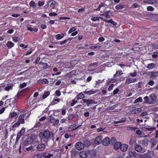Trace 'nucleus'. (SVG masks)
I'll return each mask as SVG.
<instances>
[{"label": "nucleus", "mask_w": 158, "mask_h": 158, "mask_svg": "<svg viewBox=\"0 0 158 158\" xmlns=\"http://www.w3.org/2000/svg\"><path fill=\"white\" fill-rule=\"evenodd\" d=\"M123 74L122 70H119L116 71V73L114 75V77H115L121 75Z\"/></svg>", "instance_id": "nucleus-36"}, {"label": "nucleus", "mask_w": 158, "mask_h": 158, "mask_svg": "<svg viewBox=\"0 0 158 158\" xmlns=\"http://www.w3.org/2000/svg\"><path fill=\"white\" fill-rule=\"evenodd\" d=\"M110 141H111V143L112 144V145H113L117 142L116 138L115 137H112L111 138Z\"/></svg>", "instance_id": "nucleus-43"}, {"label": "nucleus", "mask_w": 158, "mask_h": 158, "mask_svg": "<svg viewBox=\"0 0 158 158\" xmlns=\"http://www.w3.org/2000/svg\"><path fill=\"white\" fill-rule=\"evenodd\" d=\"M120 79H118L116 78V77H114V76H113V79H111L110 81L112 83H114L115 82L117 81L118 80H120Z\"/></svg>", "instance_id": "nucleus-51"}, {"label": "nucleus", "mask_w": 158, "mask_h": 158, "mask_svg": "<svg viewBox=\"0 0 158 158\" xmlns=\"http://www.w3.org/2000/svg\"><path fill=\"white\" fill-rule=\"evenodd\" d=\"M119 91V89L118 88H117L115 90L113 91V94L114 95H115L117 94Z\"/></svg>", "instance_id": "nucleus-60"}, {"label": "nucleus", "mask_w": 158, "mask_h": 158, "mask_svg": "<svg viewBox=\"0 0 158 158\" xmlns=\"http://www.w3.org/2000/svg\"><path fill=\"white\" fill-rule=\"evenodd\" d=\"M84 146H85L86 147H88L90 145V141L88 140H85L84 141Z\"/></svg>", "instance_id": "nucleus-41"}, {"label": "nucleus", "mask_w": 158, "mask_h": 158, "mask_svg": "<svg viewBox=\"0 0 158 158\" xmlns=\"http://www.w3.org/2000/svg\"><path fill=\"white\" fill-rule=\"evenodd\" d=\"M55 94L57 97L60 96L61 95L60 91L59 90H57L55 92Z\"/></svg>", "instance_id": "nucleus-59"}, {"label": "nucleus", "mask_w": 158, "mask_h": 158, "mask_svg": "<svg viewBox=\"0 0 158 158\" xmlns=\"http://www.w3.org/2000/svg\"><path fill=\"white\" fill-rule=\"evenodd\" d=\"M23 96L22 93H21V91L18 93V94H16V97L18 99H19L20 98V96Z\"/></svg>", "instance_id": "nucleus-52"}, {"label": "nucleus", "mask_w": 158, "mask_h": 158, "mask_svg": "<svg viewBox=\"0 0 158 158\" xmlns=\"http://www.w3.org/2000/svg\"><path fill=\"white\" fill-rule=\"evenodd\" d=\"M53 156V155L52 154L48 153V154L46 156L45 158H51V157Z\"/></svg>", "instance_id": "nucleus-64"}, {"label": "nucleus", "mask_w": 158, "mask_h": 158, "mask_svg": "<svg viewBox=\"0 0 158 158\" xmlns=\"http://www.w3.org/2000/svg\"><path fill=\"white\" fill-rule=\"evenodd\" d=\"M76 30V28L75 27H73L72 28H70V29L69 30L68 33L69 34H70L72 33V32Z\"/></svg>", "instance_id": "nucleus-49"}, {"label": "nucleus", "mask_w": 158, "mask_h": 158, "mask_svg": "<svg viewBox=\"0 0 158 158\" xmlns=\"http://www.w3.org/2000/svg\"><path fill=\"white\" fill-rule=\"evenodd\" d=\"M88 153L92 157L95 156L96 155V152L94 150H88Z\"/></svg>", "instance_id": "nucleus-25"}, {"label": "nucleus", "mask_w": 158, "mask_h": 158, "mask_svg": "<svg viewBox=\"0 0 158 158\" xmlns=\"http://www.w3.org/2000/svg\"><path fill=\"white\" fill-rule=\"evenodd\" d=\"M84 115L85 117L87 118H89V113L88 112H86L84 113Z\"/></svg>", "instance_id": "nucleus-62"}, {"label": "nucleus", "mask_w": 158, "mask_h": 158, "mask_svg": "<svg viewBox=\"0 0 158 158\" xmlns=\"http://www.w3.org/2000/svg\"><path fill=\"white\" fill-rule=\"evenodd\" d=\"M56 2L53 0H50L47 2V4L46 5L44 8H48V9L51 10L54 9L56 6Z\"/></svg>", "instance_id": "nucleus-2"}, {"label": "nucleus", "mask_w": 158, "mask_h": 158, "mask_svg": "<svg viewBox=\"0 0 158 158\" xmlns=\"http://www.w3.org/2000/svg\"><path fill=\"white\" fill-rule=\"evenodd\" d=\"M150 143L153 146H154L156 143V141L155 139H152L150 140Z\"/></svg>", "instance_id": "nucleus-48"}, {"label": "nucleus", "mask_w": 158, "mask_h": 158, "mask_svg": "<svg viewBox=\"0 0 158 158\" xmlns=\"http://www.w3.org/2000/svg\"><path fill=\"white\" fill-rule=\"evenodd\" d=\"M74 117V115L73 114H71L69 115L67 117V118L69 120H72V119Z\"/></svg>", "instance_id": "nucleus-53"}, {"label": "nucleus", "mask_w": 158, "mask_h": 158, "mask_svg": "<svg viewBox=\"0 0 158 158\" xmlns=\"http://www.w3.org/2000/svg\"><path fill=\"white\" fill-rule=\"evenodd\" d=\"M29 89V88H26L21 91L23 96L26 95L27 94Z\"/></svg>", "instance_id": "nucleus-29"}, {"label": "nucleus", "mask_w": 158, "mask_h": 158, "mask_svg": "<svg viewBox=\"0 0 158 158\" xmlns=\"http://www.w3.org/2000/svg\"><path fill=\"white\" fill-rule=\"evenodd\" d=\"M25 131V128H24L23 127L22 128L21 130L19 131L18 133L17 134L16 138V140H19V139L20 138L21 136L22 135H24Z\"/></svg>", "instance_id": "nucleus-8"}, {"label": "nucleus", "mask_w": 158, "mask_h": 158, "mask_svg": "<svg viewBox=\"0 0 158 158\" xmlns=\"http://www.w3.org/2000/svg\"><path fill=\"white\" fill-rule=\"evenodd\" d=\"M39 136L40 141L42 142L47 143L51 139V132L49 131L45 130L43 132H40L39 135Z\"/></svg>", "instance_id": "nucleus-1"}, {"label": "nucleus", "mask_w": 158, "mask_h": 158, "mask_svg": "<svg viewBox=\"0 0 158 158\" xmlns=\"http://www.w3.org/2000/svg\"><path fill=\"white\" fill-rule=\"evenodd\" d=\"M50 94V92L49 91L45 92L42 95V98L44 99L46 98Z\"/></svg>", "instance_id": "nucleus-34"}, {"label": "nucleus", "mask_w": 158, "mask_h": 158, "mask_svg": "<svg viewBox=\"0 0 158 158\" xmlns=\"http://www.w3.org/2000/svg\"><path fill=\"white\" fill-rule=\"evenodd\" d=\"M121 144V142L119 141L116 142L114 144V149L115 150H117L120 148Z\"/></svg>", "instance_id": "nucleus-21"}, {"label": "nucleus", "mask_w": 158, "mask_h": 158, "mask_svg": "<svg viewBox=\"0 0 158 158\" xmlns=\"http://www.w3.org/2000/svg\"><path fill=\"white\" fill-rule=\"evenodd\" d=\"M154 155V153L152 151H148L147 152L139 155L140 158H152Z\"/></svg>", "instance_id": "nucleus-3"}, {"label": "nucleus", "mask_w": 158, "mask_h": 158, "mask_svg": "<svg viewBox=\"0 0 158 158\" xmlns=\"http://www.w3.org/2000/svg\"><path fill=\"white\" fill-rule=\"evenodd\" d=\"M110 10H107L104 13L100 14V15L104 16L105 17V18L106 19L109 18L110 17L109 14L110 13Z\"/></svg>", "instance_id": "nucleus-24"}, {"label": "nucleus", "mask_w": 158, "mask_h": 158, "mask_svg": "<svg viewBox=\"0 0 158 158\" xmlns=\"http://www.w3.org/2000/svg\"><path fill=\"white\" fill-rule=\"evenodd\" d=\"M128 148V145L126 144H121L120 147L121 151L123 152H126Z\"/></svg>", "instance_id": "nucleus-19"}, {"label": "nucleus", "mask_w": 158, "mask_h": 158, "mask_svg": "<svg viewBox=\"0 0 158 158\" xmlns=\"http://www.w3.org/2000/svg\"><path fill=\"white\" fill-rule=\"evenodd\" d=\"M137 143L136 142V140L135 138L131 137V138L130 141L129 143L132 146L134 144Z\"/></svg>", "instance_id": "nucleus-27"}, {"label": "nucleus", "mask_w": 158, "mask_h": 158, "mask_svg": "<svg viewBox=\"0 0 158 158\" xmlns=\"http://www.w3.org/2000/svg\"><path fill=\"white\" fill-rule=\"evenodd\" d=\"M75 147L77 150H80L84 148V145L81 142H78L75 144Z\"/></svg>", "instance_id": "nucleus-6"}, {"label": "nucleus", "mask_w": 158, "mask_h": 158, "mask_svg": "<svg viewBox=\"0 0 158 158\" xmlns=\"http://www.w3.org/2000/svg\"><path fill=\"white\" fill-rule=\"evenodd\" d=\"M45 144L43 143H40L37 146L36 149L37 151H42L45 149Z\"/></svg>", "instance_id": "nucleus-12"}, {"label": "nucleus", "mask_w": 158, "mask_h": 158, "mask_svg": "<svg viewBox=\"0 0 158 158\" xmlns=\"http://www.w3.org/2000/svg\"><path fill=\"white\" fill-rule=\"evenodd\" d=\"M106 4L105 3L102 2L101 4L99 5L98 7L94 10L95 11H99L100 10L101 8L103 6H106Z\"/></svg>", "instance_id": "nucleus-32"}, {"label": "nucleus", "mask_w": 158, "mask_h": 158, "mask_svg": "<svg viewBox=\"0 0 158 158\" xmlns=\"http://www.w3.org/2000/svg\"><path fill=\"white\" fill-rule=\"evenodd\" d=\"M82 100L83 101V102L85 103L87 106H89L91 104L94 103V101L92 99H83Z\"/></svg>", "instance_id": "nucleus-14"}, {"label": "nucleus", "mask_w": 158, "mask_h": 158, "mask_svg": "<svg viewBox=\"0 0 158 158\" xmlns=\"http://www.w3.org/2000/svg\"><path fill=\"white\" fill-rule=\"evenodd\" d=\"M29 4L30 6L33 8H36L37 7V4L34 1H31L29 2Z\"/></svg>", "instance_id": "nucleus-31"}, {"label": "nucleus", "mask_w": 158, "mask_h": 158, "mask_svg": "<svg viewBox=\"0 0 158 158\" xmlns=\"http://www.w3.org/2000/svg\"><path fill=\"white\" fill-rule=\"evenodd\" d=\"M156 127H147L145 128V129L148 131H152L156 129Z\"/></svg>", "instance_id": "nucleus-54"}, {"label": "nucleus", "mask_w": 158, "mask_h": 158, "mask_svg": "<svg viewBox=\"0 0 158 158\" xmlns=\"http://www.w3.org/2000/svg\"><path fill=\"white\" fill-rule=\"evenodd\" d=\"M87 89H86L85 91H83V93L85 94L90 95L95 94L96 92V91H95L93 89H91V90L88 91H87Z\"/></svg>", "instance_id": "nucleus-22"}, {"label": "nucleus", "mask_w": 158, "mask_h": 158, "mask_svg": "<svg viewBox=\"0 0 158 158\" xmlns=\"http://www.w3.org/2000/svg\"><path fill=\"white\" fill-rule=\"evenodd\" d=\"M20 124H21L18 121L16 123L13 125L12 127L13 128L18 127L19 126Z\"/></svg>", "instance_id": "nucleus-45"}, {"label": "nucleus", "mask_w": 158, "mask_h": 158, "mask_svg": "<svg viewBox=\"0 0 158 158\" xmlns=\"http://www.w3.org/2000/svg\"><path fill=\"white\" fill-rule=\"evenodd\" d=\"M150 97L152 100H155L156 99V96L154 94H152L150 95Z\"/></svg>", "instance_id": "nucleus-46"}, {"label": "nucleus", "mask_w": 158, "mask_h": 158, "mask_svg": "<svg viewBox=\"0 0 158 158\" xmlns=\"http://www.w3.org/2000/svg\"><path fill=\"white\" fill-rule=\"evenodd\" d=\"M110 139L108 137H106L102 141V144L104 146H108L110 143Z\"/></svg>", "instance_id": "nucleus-16"}, {"label": "nucleus", "mask_w": 158, "mask_h": 158, "mask_svg": "<svg viewBox=\"0 0 158 158\" xmlns=\"http://www.w3.org/2000/svg\"><path fill=\"white\" fill-rule=\"evenodd\" d=\"M124 8V6L122 4H118L115 6V8L117 10L122 9Z\"/></svg>", "instance_id": "nucleus-39"}, {"label": "nucleus", "mask_w": 158, "mask_h": 158, "mask_svg": "<svg viewBox=\"0 0 158 158\" xmlns=\"http://www.w3.org/2000/svg\"><path fill=\"white\" fill-rule=\"evenodd\" d=\"M33 136L31 135V136L26 139L24 143L25 145L30 144L33 142Z\"/></svg>", "instance_id": "nucleus-10"}, {"label": "nucleus", "mask_w": 158, "mask_h": 158, "mask_svg": "<svg viewBox=\"0 0 158 158\" xmlns=\"http://www.w3.org/2000/svg\"><path fill=\"white\" fill-rule=\"evenodd\" d=\"M64 137L66 139H68L71 137V135L69 134L68 133H65L64 136Z\"/></svg>", "instance_id": "nucleus-56"}, {"label": "nucleus", "mask_w": 158, "mask_h": 158, "mask_svg": "<svg viewBox=\"0 0 158 158\" xmlns=\"http://www.w3.org/2000/svg\"><path fill=\"white\" fill-rule=\"evenodd\" d=\"M71 39L70 38H68L67 39H66L63 41H60V44L62 45H63L65 44H66L69 41H71Z\"/></svg>", "instance_id": "nucleus-37"}, {"label": "nucleus", "mask_w": 158, "mask_h": 158, "mask_svg": "<svg viewBox=\"0 0 158 158\" xmlns=\"http://www.w3.org/2000/svg\"><path fill=\"white\" fill-rule=\"evenodd\" d=\"M15 101V99L13 98H10V99H8L5 102V104H8L9 106H11L12 104V103L11 102H12Z\"/></svg>", "instance_id": "nucleus-30"}, {"label": "nucleus", "mask_w": 158, "mask_h": 158, "mask_svg": "<svg viewBox=\"0 0 158 158\" xmlns=\"http://www.w3.org/2000/svg\"><path fill=\"white\" fill-rule=\"evenodd\" d=\"M155 66V64L153 63L148 64L147 68L149 69H153L154 66Z\"/></svg>", "instance_id": "nucleus-40"}, {"label": "nucleus", "mask_w": 158, "mask_h": 158, "mask_svg": "<svg viewBox=\"0 0 158 158\" xmlns=\"http://www.w3.org/2000/svg\"><path fill=\"white\" fill-rule=\"evenodd\" d=\"M137 73L136 72H135L133 73H129L130 75L132 77H134L136 76Z\"/></svg>", "instance_id": "nucleus-55"}, {"label": "nucleus", "mask_w": 158, "mask_h": 158, "mask_svg": "<svg viewBox=\"0 0 158 158\" xmlns=\"http://www.w3.org/2000/svg\"><path fill=\"white\" fill-rule=\"evenodd\" d=\"M14 44L11 41H8L6 44L7 46L9 48H11L14 47Z\"/></svg>", "instance_id": "nucleus-38"}, {"label": "nucleus", "mask_w": 158, "mask_h": 158, "mask_svg": "<svg viewBox=\"0 0 158 158\" xmlns=\"http://www.w3.org/2000/svg\"><path fill=\"white\" fill-rule=\"evenodd\" d=\"M88 153L85 151H81L79 153V156L81 158H87Z\"/></svg>", "instance_id": "nucleus-18"}, {"label": "nucleus", "mask_w": 158, "mask_h": 158, "mask_svg": "<svg viewBox=\"0 0 158 158\" xmlns=\"http://www.w3.org/2000/svg\"><path fill=\"white\" fill-rule=\"evenodd\" d=\"M72 146V144L71 143H69L65 146V148L66 149H70L71 148Z\"/></svg>", "instance_id": "nucleus-50"}, {"label": "nucleus", "mask_w": 158, "mask_h": 158, "mask_svg": "<svg viewBox=\"0 0 158 158\" xmlns=\"http://www.w3.org/2000/svg\"><path fill=\"white\" fill-rule=\"evenodd\" d=\"M13 85H8L6 86L4 89L5 91H9L10 89H12Z\"/></svg>", "instance_id": "nucleus-42"}, {"label": "nucleus", "mask_w": 158, "mask_h": 158, "mask_svg": "<svg viewBox=\"0 0 158 158\" xmlns=\"http://www.w3.org/2000/svg\"><path fill=\"white\" fill-rule=\"evenodd\" d=\"M103 137L101 135L97 136L95 139L94 143L95 144L98 145L102 143Z\"/></svg>", "instance_id": "nucleus-7"}, {"label": "nucleus", "mask_w": 158, "mask_h": 158, "mask_svg": "<svg viewBox=\"0 0 158 158\" xmlns=\"http://www.w3.org/2000/svg\"><path fill=\"white\" fill-rule=\"evenodd\" d=\"M148 74L150 76V77L151 78H156L158 76V72H148Z\"/></svg>", "instance_id": "nucleus-9"}, {"label": "nucleus", "mask_w": 158, "mask_h": 158, "mask_svg": "<svg viewBox=\"0 0 158 158\" xmlns=\"http://www.w3.org/2000/svg\"><path fill=\"white\" fill-rule=\"evenodd\" d=\"M38 82L40 84H48V80L46 78H43L39 80L38 81Z\"/></svg>", "instance_id": "nucleus-26"}, {"label": "nucleus", "mask_w": 158, "mask_h": 158, "mask_svg": "<svg viewBox=\"0 0 158 158\" xmlns=\"http://www.w3.org/2000/svg\"><path fill=\"white\" fill-rule=\"evenodd\" d=\"M19 39L18 37H14L12 38L13 40L15 42H17L19 41Z\"/></svg>", "instance_id": "nucleus-63"}, {"label": "nucleus", "mask_w": 158, "mask_h": 158, "mask_svg": "<svg viewBox=\"0 0 158 158\" xmlns=\"http://www.w3.org/2000/svg\"><path fill=\"white\" fill-rule=\"evenodd\" d=\"M147 10L149 11H152L154 10V8L152 6H148L147 8Z\"/></svg>", "instance_id": "nucleus-58"}, {"label": "nucleus", "mask_w": 158, "mask_h": 158, "mask_svg": "<svg viewBox=\"0 0 158 158\" xmlns=\"http://www.w3.org/2000/svg\"><path fill=\"white\" fill-rule=\"evenodd\" d=\"M147 114V111H144L142 112L140 115V117H143L144 116H146Z\"/></svg>", "instance_id": "nucleus-61"}, {"label": "nucleus", "mask_w": 158, "mask_h": 158, "mask_svg": "<svg viewBox=\"0 0 158 158\" xmlns=\"http://www.w3.org/2000/svg\"><path fill=\"white\" fill-rule=\"evenodd\" d=\"M138 154L134 150H129L127 157L128 158H135L138 155Z\"/></svg>", "instance_id": "nucleus-5"}, {"label": "nucleus", "mask_w": 158, "mask_h": 158, "mask_svg": "<svg viewBox=\"0 0 158 158\" xmlns=\"http://www.w3.org/2000/svg\"><path fill=\"white\" fill-rule=\"evenodd\" d=\"M134 148L135 151L139 152L144 153L146 151L145 149L143 147L137 143L134 144Z\"/></svg>", "instance_id": "nucleus-4"}, {"label": "nucleus", "mask_w": 158, "mask_h": 158, "mask_svg": "<svg viewBox=\"0 0 158 158\" xmlns=\"http://www.w3.org/2000/svg\"><path fill=\"white\" fill-rule=\"evenodd\" d=\"M85 98V95L84 93H80L78 94L76 97V98L77 100L83 99Z\"/></svg>", "instance_id": "nucleus-28"}, {"label": "nucleus", "mask_w": 158, "mask_h": 158, "mask_svg": "<svg viewBox=\"0 0 158 158\" xmlns=\"http://www.w3.org/2000/svg\"><path fill=\"white\" fill-rule=\"evenodd\" d=\"M27 85V83H23L20 84L19 87L20 88H23L26 86Z\"/></svg>", "instance_id": "nucleus-57"}, {"label": "nucleus", "mask_w": 158, "mask_h": 158, "mask_svg": "<svg viewBox=\"0 0 158 158\" xmlns=\"http://www.w3.org/2000/svg\"><path fill=\"white\" fill-rule=\"evenodd\" d=\"M101 46L100 45L91 46L89 47L90 49H94L97 48L98 49L100 48Z\"/></svg>", "instance_id": "nucleus-47"}, {"label": "nucleus", "mask_w": 158, "mask_h": 158, "mask_svg": "<svg viewBox=\"0 0 158 158\" xmlns=\"http://www.w3.org/2000/svg\"><path fill=\"white\" fill-rule=\"evenodd\" d=\"M142 101V99L141 97H139L137 98L135 101L134 103H136L138 102H141Z\"/></svg>", "instance_id": "nucleus-44"}, {"label": "nucleus", "mask_w": 158, "mask_h": 158, "mask_svg": "<svg viewBox=\"0 0 158 158\" xmlns=\"http://www.w3.org/2000/svg\"><path fill=\"white\" fill-rule=\"evenodd\" d=\"M17 115V114L16 112H10L9 115V118H14Z\"/></svg>", "instance_id": "nucleus-33"}, {"label": "nucleus", "mask_w": 158, "mask_h": 158, "mask_svg": "<svg viewBox=\"0 0 158 158\" xmlns=\"http://www.w3.org/2000/svg\"><path fill=\"white\" fill-rule=\"evenodd\" d=\"M66 35V33H62L61 34H58L55 35V37L57 40H58L62 39Z\"/></svg>", "instance_id": "nucleus-20"}, {"label": "nucleus", "mask_w": 158, "mask_h": 158, "mask_svg": "<svg viewBox=\"0 0 158 158\" xmlns=\"http://www.w3.org/2000/svg\"><path fill=\"white\" fill-rule=\"evenodd\" d=\"M137 80L136 79V78H129L127 79L126 80L125 83H127L128 84H129L131 83H133L135 82Z\"/></svg>", "instance_id": "nucleus-23"}, {"label": "nucleus", "mask_w": 158, "mask_h": 158, "mask_svg": "<svg viewBox=\"0 0 158 158\" xmlns=\"http://www.w3.org/2000/svg\"><path fill=\"white\" fill-rule=\"evenodd\" d=\"M71 156L73 158H74L77 156L79 152L74 148L72 149L71 152Z\"/></svg>", "instance_id": "nucleus-17"}, {"label": "nucleus", "mask_w": 158, "mask_h": 158, "mask_svg": "<svg viewBox=\"0 0 158 158\" xmlns=\"http://www.w3.org/2000/svg\"><path fill=\"white\" fill-rule=\"evenodd\" d=\"M26 114H24L20 115L19 116L18 121L21 124H24L25 123L24 118L26 116Z\"/></svg>", "instance_id": "nucleus-13"}, {"label": "nucleus", "mask_w": 158, "mask_h": 158, "mask_svg": "<svg viewBox=\"0 0 158 158\" xmlns=\"http://www.w3.org/2000/svg\"><path fill=\"white\" fill-rule=\"evenodd\" d=\"M77 123H75L73 124L70 125L68 127L69 129H70L71 131H73L76 130L78 127L80 126H77Z\"/></svg>", "instance_id": "nucleus-15"}, {"label": "nucleus", "mask_w": 158, "mask_h": 158, "mask_svg": "<svg viewBox=\"0 0 158 158\" xmlns=\"http://www.w3.org/2000/svg\"><path fill=\"white\" fill-rule=\"evenodd\" d=\"M60 101V100L58 99H54L51 102V104L52 105H54L59 102Z\"/></svg>", "instance_id": "nucleus-35"}, {"label": "nucleus", "mask_w": 158, "mask_h": 158, "mask_svg": "<svg viewBox=\"0 0 158 158\" xmlns=\"http://www.w3.org/2000/svg\"><path fill=\"white\" fill-rule=\"evenodd\" d=\"M149 141L147 139H144L141 141V143L143 145V147H148L149 146Z\"/></svg>", "instance_id": "nucleus-11"}]
</instances>
